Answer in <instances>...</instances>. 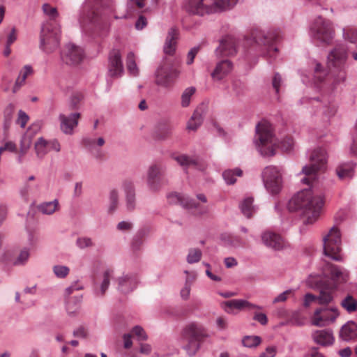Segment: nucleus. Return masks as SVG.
I'll use <instances>...</instances> for the list:
<instances>
[{
	"label": "nucleus",
	"mask_w": 357,
	"mask_h": 357,
	"mask_svg": "<svg viewBox=\"0 0 357 357\" xmlns=\"http://www.w3.org/2000/svg\"><path fill=\"white\" fill-rule=\"evenodd\" d=\"M61 27L58 23L46 22L40 32V47L46 53L54 52L60 41Z\"/></svg>",
	"instance_id": "nucleus-7"
},
{
	"label": "nucleus",
	"mask_w": 357,
	"mask_h": 357,
	"mask_svg": "<svg viewBox=\"0 0 357 357\" xmlns=\"http://www.w3.org/2000/svg\"><path fill=\"white\" fill-rule=\"evenodd\" d=\"M112 276H113V270H112V269H107L103 273L102 281L100 284V295L102 296L106 292V291L109 287V284L110 279L112 278Z\"/></svg>",
	"instance_id": "nucleus-41"
},
{
	"label": "nucleus",
	"mask_w": 357,
	"mask_h": 357,
	"mask_svg": "<svg viewBox=\"0 0 357 357\" xmlns=\"http://www.w3.org/2000/svg\"><path fill=\"white\" fill-rule=\"evenodd\" d=\"M319 295L316 296L312 294H307L304 298L303 305L305 307H309L312 303L314 302H318V303L321 304L319 301Z\"/></svg>",
	"instance_id": "nucleus-58"
},
{
	"label": "nucleus",
	"mask_w": 357,
	"mask_h": 357,
	"mask_svg": "<svg viewBox=\"0 0 357 357\" xmlns=\"http://www.w3.org/2000/svg\"><path fill=\"white\" fill-rule=\"evenodd\" d=\"M84 54L83 50L71 43L65 45L61 53V60L68 66L79 64L84 59Z\"/></svg>",
	"instance_id": "nucleus-14"
},
{
	"label": "nucleus",
	"mask_w": 357,
	"mask_h": 357,
	"mask_svg": "<svg viewBox=\"0 0 357 357\" xmlns=\"http://www.w3.org/2000/svg\"><path fill=\"white\" fill-rule=\"evenodd\" d=\"M340 336L346 341L357 337V324L354 321L347 322L342 327Z\"/></svg>",
	"instance_id": "nucleus-30"
},
{
	"label": "nucleus",
	"mask_w": 357,
	"mask_h": 357,
	"mask_svg": "<svg viewBox=\"0 0 357 357\" xmlns=\"http://www.w3.org/2000/svg\"><path fill=\"white\" fill-rule=\"evenodd\" d=\"M33 73V68L31 66H29V65H26V66H24L22 69L20 71V75L23 77L24 78H25L26 79V78L32 75Z\"/></svg>",
	"instance_id": "nucleus-63"
},
{
	"label": "nucleus",
	"mask_w": 357,
	"mask_h": 357,
	"mask_svg": "<svg viewBox=\"0 0 357 357\" xmlns=\"http://www.w3.org/2000/svg\"><path fill=\"white\" fill-rule=\"evenodd\" d=\"M336 173L340 179L350 178L353 176V165L349 163L342 164L337 167Z\"/></svg>",
	"instance_id": "nucleus-35"
},
{
	"label": "nucleus",
	"mask_w": 357,
	"mask_h": 357,
	"mask_svg": "<svg viewBox=\"0 0 357 357\" xmlns=\"http://www.w3.org/2000/svg\"><path fill=\"white\" fill-rule=\"evenodd\" d=\"M29 251L26 248L22 250L17 257L13 261V265L20 266L24 265L27 261L29 257Z\"/></svg>",
	"instance_id": "nucleus-48"
},
{
	"label": "nucleus",
	"mask_w": 357,
	"mask_h": 357,
	"mask_svg": "<svg viewBox=\"0 0 357 357\" xmlns=\"http://www.w3.org/2000/svg\"><path fill=\"white\" fill-rule=\"evenodd\" d=\"M328 156L323 148H317L310 156V164L303 167L304 177L301 179L304 184L310 185L317 180L318 172L324 171L326 167Z\"/></svg>",
	"instance_id": "nucleus-6"
},
{
	"label": "nucleus",
	"mask_w": 357,
	"mask_h": 357,
	"mask_svg": "<svg viewBox=\"0 0 357 357\" xmlns=\"http://www.w3.org/2000/svg\"><path fill=\"white\" fill-rule=\"evenodd\" d=\"M202 251L199 248H191L187 256V261L190 264L198 262L202 257Z\"/></svg>",
	"instance_id": "nucleus-46"
},
{
	"label": "nucleus",
	"mask_w": 357,
	"mask_h": 357,
	"mask_svg": "<svg viewBox=\"0 0 357 357\" xmlns=\"http://www.w3.org/2000/svg\"><path fill=\"white\" fill-rule=\"evenodd\" d=\"M34 149L38 158H43L52 151L59 152L61 150L59 142L55 139L38 138L34 144Z\"/></svg>",
	"instance_id": "nucleus-18"
},
{
	"label": "nucleus",
	"mask_w": 357,
	"mask_h": 357,
	"mask_svg": "<svg viewBox=\"0 0 357 357\" xmlns=\"http://www.w3.org/2000/svg\"><path fill=\"white\" fill-rule=\"evenodd\" d=\"M122 187L126 193L127 208L129 211H132L135 208V193L133 183L130 180H125L122 183Z\"/></svg>",
	"instance_id": "nucleus-29"
},
{
	"label": "nucleus",
	"mask_w": 357,
	"mask_h": 357,
	"mask_svg": "<svg viewBox=\"0 0 357 357\" xmlns=\"http://www.w3.org/2000/svg\"><path fill=\"white\" fill-rule=\"evenodd\" d=\"M15 258L13 257V251L6 250L0 256V262L6 264H13V261L15 260Z\"/></svg>",
	"instance_id": "nucleus-53"
},
{
	"label": "nucleus",
	"mask_w": 357,
	"mask_h": 357,
	"mask_svg": "<svg viewBox=\"0 0 357 357\" xmlns=\"http://www.w3.org/2000/svg\"><path fill=\"white\" fill-rule=\"evenodd\" d=\"M322 272L330 281L321 284L319 301L321 304H328L332 301L333 293L337 286L349 280V272L344 268L328 261H324Z\"/></svg>",
	"instance_id": "nucleus-4"
},
{
	"label": "nucleus",
	"mask_w": 357,
	"mask_h": 357,
	"mask_svg": "<svg viewBox=\"0 0 357 357\" xmlns=\"http://www.w3.org/2000/svg\"><path fill=\"white\" fill-rule=\"evenodd\" d=\"M323 241L324 255L335 261H342L341 234L339 229L333 227L328 234L324 236Z\"/></svg>",
	"instance_id": "nucleus-9"
},
{
	"label": "nucleus",
	"mask_w": 357,
	"mask_h": 357,
	"mask_svg": "<svg viewBox=\"0 0 357 357\" xmlns=\"http://www.w3.org/2000/svg\"><path fill=\"white\" fill-rule=\"evenodd\" d=\"M80 114L79 112H73L70 114H60L59 120L62 131L66 134H71L73 129L77 126Z\"/></svg>",
	"instance_id": "nucleus-21"
},
{
	"label": "nucleus",
	"mask_w": 357,
	"mask_h": 357,
	"mask_svg": "<svg viewBox=\"0 0 357 357\" xmlns=\"http://www.w3.org/2000/svg\"><path fill=\"white\" fill-rule=\"evenodd\" d=\"M168 199L171 204H178L184 208L191 210L194 209L196 214H202L207 211L206 208L201 206L200 204H197L195 201L180 193L174 192L170 194L168 197Z\"/></svg>",
	"instance_id": "nucleus-17"
},
{
	"label": "nucleus",
	"mask_w": 357,
	"mask_h": 357,
	"mask_svg": "<svg viewBox=\"0 0 357 357\" xmlns=\"http://www.w3.org/2000/svg\"><path fill=\"white\" fill-rule=\"evenodd\" d=\"M172 133V127L169 123H160L153 132V137L158 140L169 139Z\"/></svg>",
	"instance_id": "nucleus-32"
},
{
	"label": "nucleus",
	"mask_w": 357,
	"mask_h": 357,
	"mask_svg": "<svg viewBox=\"0 0 357 357\" xmlns=\"http://www.w3.org/2000/svg\"><path fill=\"white\" fill-rule=\"evenodd\" d=\"M82 100V96L81 94L76 93L72 96L67 106L66 110L68 112H70L78 109L80 106Z\"/></svg>",
	"instance_id": "nucleus-42"
},
{
	"label": "nucleus",
	"mask_w": 357,
	"mask_h": 357,
	"mask_svg": "<svg viewBox=\"0 0 357 357\" xmlns=\"http://www.w3.org/2000/svg\"><path fill=\"white\" fill-rule=\"evenodd\" d=\"M187 12L195 15H204L212 13L213 8L204 3V0H188L185 4Z\"/></svg>",
	"instance_id": "nucleus-23"
},
{
	"label": "nucleus",
	"mask_w": 357,
	"mask_h": 357,
	"mask_svg": "<svg viewBox=\"0 0 357 357\" xmlns=\"http://www.w3.org/2000/svg\"><path fill=\"white\" fill-rule=\"evenodd\" d=\"M29 121L28 115L23 111L20 110L18 113L17 123L22 128H24Z\"/></svg>",
	"instance_id": "nucleus-59"
},
{
	"label": "nucleus",
	"mask_w": 357,
	"mask_h": 357,
	"mask_svg": "<svg viewBox=\"0 0 357 357\" xmlns=\"http://www.w3.org/2000/svg\"><path fill=\"white\" fill-rule=\"evenodd\" d=\"M344 38L351 43H355L357 40V31L356 29L348 28L344 30Z\"/></svg>",
	"instance_id": "nucleus-55"
},
{
	"label": "nucleus",
	"mask_w": 357,
	"mask_h": 357,
	"mask_svg": "<svg viewBox=\"0 0 357 357\" xmlns=\"http://www.w3.org/2000/svg\"><path fill=\"white\" fill-rule=\"evenodd\" d=\"M203 121V112L197 108L194 112L192 117L188 122L187 128L189 130H196L202 123Z\"/></svg>",
	"instance_id": "nucleus-33"
},
{
	"label": "nucleus",
	"mask_w": 357,
	"mask_h": 357,
	"mask_svg": "<svg viewBox=\"0 0 357 357\" xmlns=\"http://www.w3.org/2000/svg\"><path fill=\"white\" fill-rule=\"evenodd\" d=\"M126 66L128 71L132 75H137L138 74V69L135 63V54L132 52L128 54L126 59Z\"/></svg>",
	"instance_id": "nucleus-44"
},
{
	"label": "nucleus",
	"mask_w": 357,
	"mask_h": 357,
	"mask_svg": "<svg viewBox=\"0 0 357 357\" xmlns=\"http://www.w3.org/2000/svg\"><path fill=\"white\" fill-rule=\"evenodd\" d=\"M234 65L229 59H222L218 62L213 71L211 73V77L214 80L220 81L229 75L232 71Z\"/></svg>",
	"instance_id": "nucleus-22"
},
{
	"label": "nucleus",
	"mask_w": 357,
	"mask_h": 357,
	"mask_svg": "<svg viewBox=\"0 0 357 357\" xmlns=\"http://www.w3.org/2000/svg\"><path fill=\"white\" fill-rule=\"evenodd\" d=\"M310 35L316 42L329 45L334 38L335 31L328 20L318 17L310 26Z\"/></svg>",
	"instance_id": "nucleus-8"
},
{
	"label": "nucleus",
	"mask_w": 357,
	"mask_h": 357,
	"mask_svg": "<svg viewBox=\"0 0 357 357\" xmlns=\"http://www.w3.org/2000/svg\"><path fill=\"white\" fill-rule=\"evenodd\" d=\"M215 6L221 9H229L237 2V0H213Z\"/></svg>",
	"instance_id": "nucleus-50"
},
{
	"label": "nucleus",
	"mask_w": 357,
	"mask_h": 357,
	"mask_svg": "<svg viewBox=\"0 0 357 357\" xmlns=\"http://www.w3.org/2000/svg\"><path fill=\"white\" fill-rule=\"evenodd\" d=\"M276 354V348L275 347H268L265 351L261 353L259 357H275Z\"/></svg>",
	"instance_id": "nucleus-64"
},
{
	"label": "nucleus",
	"mask_w": 357,
	"mask_h": 357,
	"mask_svg": "<svg viewBox=\"0 0 357 357\" xmlns=\"http://www.w3.org/2000/svg\"><path fill=\"white\" fill-rule=\"evenodd\" d=\"M251 38L258 45L264 46L266 49L264 54L268 57H273L278 52L277 47L274 46L279 38L280 35L276 31L265 33L264 31L255 29L251 33Z\"/></svg>",
	"instance_id": "nucleus-12"
},
{
	"label": "nucleus",
	"mask_w": 357,
	"mask_h": 357,
	"mask_svg": "<svg viewBox=\"0 0 357 357\" xmlns=\"http://www.w3.org/2000/svg\"><path fill=\"white\" fill-rule=\"evenodd\" d=\"M69 268L65 266H54L53 271L58 278H65L69 273Z\"/></svg>",
	"instance_id": "nucleus-54"
},
{
	"label": "nucleus",
	"mask_w": 357,
	"mask_h": 357,
	"mask_svg": "<svg viewBox=\"0 0 357 357\" xmlns=\"http://www.w3.org/2000/svg\"><path fill=\"white\" fill-rule=\"evenodd\" d=\"M324 201L321 195H314L312 190L305 189L296 193L289 202L290 211H298L305 224H312L319 218Z\"/></svg>",
	"instance_id": "nucleus-2"
},
{
	"label": "nucleus",
	"mask_w": 357,
	"mask_h": 357,
	"mask_svg": "<svg viewBox=\"0 0 357 357\" xmlns=\"http://www.w3.org/2000/svg\"><path fill=\"white\" fill-rule=\"evenodd\" d=\"M73 335L77 337L86 338L88 335V331L82 326L74 331Z\"/></svg>",
	"instance_id": "nucleus-61"
},
{
	"label": "nucleus",
	"mask_w": 357,
	"mask_h": 357,
	"mask_svg": "<svg viewBox=\"0 0 357 357\" xmlns=\"http://www.w3.org/2000/svg\"><path fill=\"white\" fill-rule=\"evenodd\" d=\"M337 310L333 308L317 309L312 317V323L316 326H325L333 322L338 317Z\"/></svg>",
	"instance_id": "nucleus-16"
},
{
	"label": "nucleus",
	"mask_w": 357,
	"mask_h": 357,
	"mask_svg": "<svg viewBox=\"0 0 357 357\" xmlns=\"http://www.w3.org/2000/svg\"><path fill=\"white\" fill-rule=\"evenodd\" d=\"M183 338L188 342L185 349L189 356H194L199 350L200 342L205 336V332L201 326L190 324L183 330Z\"/></svg>",
	"instance_id": "nucleus-10"
},
{
	"label": "nucleus",
	"mask_w": 357,
	"mask_h": 357,
	"mask_svg": "<svg viewBox=\"0 0 357 357\" xmlns=\"http://www.w3.org/2000/svg\"><path fill=\"white\" fill-rule=\"evenodd\" d=\"M222 240L229 245L238 247L242 245L241 239L237 236L225 234L222 235Z\"/></svg>",
	"instance_id": "nucleus-45"
},
{
	"label": "nucleus",
	"mask_w": 357,
	"mask_h": 357,
	"mask_svg": "<svg viewBox=\"0 0 357 357\" xmlns=\"http://www.w3.org/2000/svg\"><path fill=\"white\" fill-rule=\"evenodd\" d=\"M261 342V337L259 336H245L242 340V343L246 347H255Z\"/></svg>",
	"instance_id": "nucleus-47"
},
{
	"label": "nucleus",
	"mask_w": 357,
	"mask_h": 357,
	"mask_svg": "<svg viewBox=\"0 0 357 357\" xmlns=\"http://www.w3.org/2000/svg\"><path fill=\"white\" fill-rule=\"evenodd\" d=\"M195 87H188L185 89L181 96V105L183 107H188L190 103L191 97L195 93Z\"/></svg>",
	"instance_id": "nucleus-43"
},
{
	"label": "nucleus",
	"mask_w": 357,
	"mask_h": 357,
	"mask_svg": "<svg viewBox=\"0 0 357 357\" xmlns=\"http://www.w3.org/2000/svg\"><path fill=\"white\" fill-rule=\"evenodd\" d=\"M314 341L321 346H329L333 344L334 337L330 330H317L312 334Z\"/></svg>",
	"instance_id": "nucleus-28"
},
{
	"label": "nucleus",
	"mask_w": 357,
	"mask_h": 357,
	"mask_svg": "<svg viewBox=\"0 0 357 357\" xmlns=\"http://www.w3.org/2000/svg\"><path fill=\"white\" fill-rule=\"evenodd\" d=\"M77 245L79 248L83 249L93 245L92 239L87 237L79 238L77 240Z\"/></svg>",
	"instance_id": "nucleus-57"
},
{
	"label": "nucleus",
	"mask_w": 357,
	"mask_h": 357,
	"mask_svg": "<svg viewBox=\"0 0 357 357\" xmlns=\"http://www.w3.org/2000/svg\"><path fill=\"white\" fill-rule=\"evenodd\" d=\"M225 310L227 313H234V310H243L245 309L253 310L261 308L258 305L252 304L247 301L241 299H233L228 301L225 303Z\"/></svg>",
	"instance_id": "nucleus-25"
},
{
	"label": "nucleus",
	"mask_w": 357,
	"mask_h": 357,
	"mask_svg": "<svg viewBox=\"0 0 357 357\" xmlns=\"http://www.w3.org/2000/svg\"><path fill=\"white\" fill-rule=\"evenodd\" d=\"M38 130V127L37 125H32L22 136L20 142V149L22 152H26L29 149L32 142V139Z\"/></svg>",
	"instance_id": "nucleus-31"
},
{
	"label": "nucleus",
	"mask_w": 357,
	"mask_h": 357,
	"mask_svg": "<svg viewBox=\"0 0 357 357\" xmlns=\"http://www.w3.org/2000/svg\"><path fill=\"white\" fill-rule=\"evenodd\" d=\"M178 75V72L170 61H165L158 69L156 73V83L159 85L168 86Z\"/></svg>",
	"instance_id": "nucleus-15"
},
{
	"label": "nucleus",
	"mask_w": 357,
	"mask_h": 357,
	"mask_svg": "<svg viewBox=\"0 0 357 357\" xmlns=\"http://www.w3.org/2000/svg\"><path fill=\"white\" fill-rule=\"evenodd\" d=\"M341 305L349 313L356 312L357 310V301L350 295L347 296L342 301Z\"/></svg>",
	"instance_id": "nucleus-38"
},
{
	"label": "nucleus",
	"mask_w": 357,
	"mask_h": 357,
	"mask_svg": "<svg viewBox=\"0 0 357 357\" xmlns=\"http://www.w3.org/2000/svg\"><path fill=\"white\" fill-rule=\"evenodd\" d=\"M349 48L345 45H339L331 51L327 59L326 73L320 63L314 68V79L317 84H322L325 91H334L346 79L345 65Z\"/></svg>",
	"instance_id": "nucleus-1"
},
{
	"label": "nucleus",
	"mask_w": 357,
	"mask_h": 357,
	"mask_svg": "<svg viewBox=\"0 0 357 357\" xmlns=\"http://www.w3.org/2000/svg\"><path fill=\"white\" fill-rule=\"evenodd\" d=\"M291 294V290H287L275 297L273 300V303H276L280 302H284Z\"/></svg>",
	"instance_id": "nucleus-62"
},
{
	"label": "nucleus",
	"mask_w": 357,
	"mask_h": 357,
	"mask_svg": "<svg viewBox=\"0 0 357 357\" xmlns=\"http://www.w3.org/2000/svg\"><path fill=\"white\" fill-rule=\"evenodd\" d=\"M253 199L252 197H247L243 200L240 205L242 213L250 218L255 212V206H253Z\"/></svg>",
	"instance_id": "nucleus-34"
},
{
	"label": "nucleus",
	"mask_w": 357,
	"mask_h": 357,
	"mask_svg": "<svg viewBox=\"0 0 357 357\" xmlns=\"http://www.w3.org/2000/svg\"><path fill=\"white\" fill-rule=\"evenodd\" d=\"M109 73L112 77L121 76L123 71L121 55L118 50H113L109 56Z\"/></svg>",
	"instance_id": "nucleus-19"
},
{
	"label": "nucleus",
	"mask_w": 357,
	"mask_h": 357,
	"mask_svg": "<svg viewBox=\"0 0 357 357\" xmlns=\"http://www.w3.org/2000/svg\"><path fill=\"white\" fill-rule=\"evenodd\" d=\"M178 36L179 31L176 26H172L169 29L163 47L164 52L166 54L172 55L174 54Z\"/></svg>",
	"instance_id": "nucleus-24"
},
{
	"label": "nucleus",
	"mask_w": 357,
	"mask_h": 357,
	"mask_svg": "<svg viewBox=\"0 0 357 357\" xmlns=\"http://www.w3.org/2000/svg\"><path fill=\"white\" fill-rule=\"evenodd\" d=\"M109 200L110 205L109 207V211L110 213H112L115 211L118 205L119 201V193L116 190L113 189L110 191L109 193Z\"/></svg>",
	"instance_id": "nucleus-51"
},
{
	"label": "nucleus",
	"mask_w": 357,
	"mask_h": 357,
	"mask_svg": "<svg viewBox=\"0 0 357 357\" xmlns=\"http://www.w3.org/2000/svg\"><path fill=\"white\" fill-rule=\"evenodd\" d=\"M146 0H128L127 3L128 8L130 10L141 9L145 6ZM159 0H153L154 3H157Z\"/></svg>",
	"instance_id": "nucleus-49"
},
{
	"label": "nucleus",
	"mask_w": 357,
	"mask_h": 357,
	"mask_svg": "<svg viewBox=\"0 0 357 357\" xmlns=\"http://www.w3.org/2000/svg\"><path fill=\"white\" fill-rule=\"evenodd\" d=\"M25 81H26V79L24 78L23 77H22L20 74L18 75V77H17L16 80H15V84L13 87V93H17L20 89V88L24 85L25 84Z\"/></svg>",
	"instance_id": "nucleus-60"
},
{
	"label": "nucleus",
	"mask_w": 357,
	"mask_h": 357,
	"mask_svg": "<svg viewBox=\"0 0 357 357\" xmlns=\"http://www.w3.org/2000/svg\"><path fill=\"white\" fill-rule=\"evenodd\" d=\"M59 209V202L56 199L45 202L38 206V210L46 215H51Z\"/></svg>",
	"instance_id": "nucleus-36"
},
{
	"label": "nucleus",
	"mask_w": 357,
	"mask_h": 357,
	"mask_svg": "<svg viewBox=\"0 0 357 357\" xmlns=\"http://www.w3.org/2000/svg\"><path fill=\"white\" fill-rule=\"evenodd\" d=\"M242 171L240 169H235L234 170H226L223 172L222 176L228 184H234L236 182V176H241Z\"/></svg>",
	"instance_id": "nucleus-40"
},
{
	"label": "nucleus",
	"mask_w": 357,
	"mask_h": 357,
	"mask_svg": "<svg viewBox=\"0 0 357 357\" xmlns=\"http://www.w3.org/2000/svg\"><path fill=\"white\" fill-rule=\"evenodd\" d=\"M255 142L257 150L264 156L274 155L279 147L285 151H289L294 145L291 137H287L279 143L272 125L266 121H261L257 124Z\"/></svg>",
	"instance_id": "nucleus-3"
},
{
	"label": "nucleus",
	"mask_w": 357,
	"mask_h": 357,
	"mask_svg": "<svg viewBox=\"0 0 357 357\" xmlns=\"http://www.w3.org/2000/svg\"><path fill=\"white\" fill-rule=\"evenodd\" d=\"M165 171L166 167L162 162H155L149 167L146 172V183L151 190L158 191L166 184Z\"/></svg>",
	"instance_id": "nucleus-13"
},
{
	"label": "nucleus",
	"mask_w": 357,
	"mask_h": 357,
	"mask_svg": "<svg viewBox=\"0 0 357 357\" xmlns=\"http://www.w3.org/2000/svg\"><path fill=\"white\" fill-rule=\"evenodd\" d=\"M132 333L135 335L139 341L145 340L147 338L145 331L139 326H136L132 328Z\"/></svg>",
	"instance_id": "nucleus-56"
},
{
	"label": "nucleus",
	"mask_w": 357,
	"mask_h": 357,
	"mask_svg": "<svg viewBox=\"0 0 357 357\" xmlns=\"http://www.w3.org/2000/svg\"><path fill=\"white\" fill-rule=\"evenodd\" d=\"M264 243L274 250H281L284 246L282 238L278 234L272 231H265L261 235Z\"/></svg>",
	"instance_id": "nucleus-26"
},
{
	"label": "nucleus",
	"mask_w": 357,
	"mask_h": 357,
	"mask_svg": "<svg viewBox=\"0 0 357 357\" xmlns=\"http://www.w3.org/2000/svg\"><path fill=\"white\" fill-rule=\"evenodd\" d=\"M42 10L45 15L49 17L47 22L57 23L56 19L59 17V13L55 7L52 6L49 3H44Z\"/></svg>",
	"instance_id": "nucleus-39"
},
{
	"label": "nucleus",
	"mask_w": 357,
	"mask_h": 357,
	"mask_svg": "<svg viewBox=\"0 0 357 357\" xmlns=\"http://www.w3.org/2000/svg\"><path fill=\"white\" fill-rule=\"evenodd\" d=\"M84 144L85 146L92 150L95 148L96 144L99 146H103L105 144V139L102 137H99L97 140L91 138H86L84 139Z\"/></svg>",
	"instance_id": "nucleus-52"
},
{
	"label": "nucleus",
	"mask_w": 357,
	"mask_h": 357,
	"mask_svg": "<svg viewBox=\"0 0 357 357\" xmlns=\"http://www.w3.org/2000/svg\"><path fill=\"white\" fill-rule=\"evenodd\" d=\"M262 179L266 189L272 195L278 194L282 188L281 169L273 165L265 167L262 172Z\"/></svg>",
	"instance_id": "nucleus-11"
},
{
	"label": "nucleus",
	"mask_w": 357,
	"mask_h": 357,
	"mask_svg": "<svg viewBox=\"0 0 357 357\" xmlns=\"http://www.w3.org/2000/svg\"><path fill=\"white\" fill-rule=\"evenodd\" d=\"M174 159L181 166L184 167L193 166L197 167L198 162L196 159L192 158L186 155H178L174 157Z\"/></svg>",
	"instance_id": "nucleus-37"
},
{
	"label": "nucleus",
	"mask_w": 357,
	"mask_h": 357,
	"mask_svg": "<svg viewBox=\"0 0 357 357\" xmlns=\"http://www.w3.org/2000/svg\"><path fill=\"white\" fill-rule=\"evenodd\" d=\"M100 0H87L79 22L83 31L87 33L98 32L104 29V22L98 8Z\"/></svg>",
	"instance_id": "nucleus-5"
},
{
	"label": "nucleus",
	"mask_w": 357,
	"mask_h": 357,
	"mask_svg": "<svg viewBox=\"0 0 357 357\" xmlns=\"http://www.w3.org/2000/svg\"><path fill=\"white\" fill-rule=\"evenodd\" d=\"M236 53V40L230 36L222 38L219 47L216 50V54L222 56H231Z\"/></svg>",
	"instance_id": "nucleus-20"
},
{
	"label": "nucleus",
	"mask_w": 357,
	"mask_h": 357,
	"mask_svg": "<svg viewBox=\"0 0 357 357\" xmlns=\"http://www.w3.org/2000/svg\"><path fill=\"white\" fill-rule=\"evenodd\" d=\"M118 289L123 294H128L136 288L137 279L134 275H123L117 280Z\"/></svg>",
	"instance_id": "nucleus-27"
}]
</instances>
